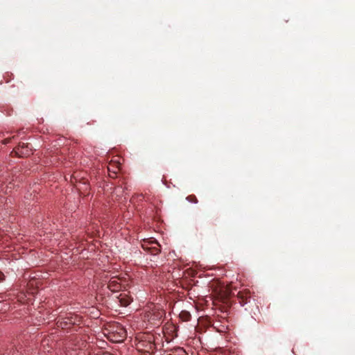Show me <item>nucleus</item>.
Segmentation results:
<instances>
[{"label": "nucleus", "instance_id": "4468645a", "mask_svg": "<svg viewBox=\"0 0 355 355\" xmlns=\"http://www.w3.org/2000/svg\"><path fill=\"white\" fill-rule=\"evenodd\" d=\"M19 353V350L18 349H15V350H12V351H10L9 353H8V355L10 354H11L12 355H16V354Z\"/></svg>", "mask_w": 355, "mask_h": 355}, {"label": "nucleus", "instance_id": "2eb2a0df", "mask_svg": "<svg viewBox=\"0 0 355 355\" xmlns=\"http://www.w3.org/2000/svg\"><path fill=\"white\" fill-rule=\"evenodd\" d=\"M10 140H11V138H6L3 141V144H7L10 141Z\"/></svg>", "mask_w": 355, "mask_h": 355}, {"label": "nucleus", "instance_id": "0eeeda50", "mask_svg": "<svg viewBox=\"0 0 355 355\" xmlns=\"http://www.w3.org/2000/svg\"><path fill=\"white\" fill-rule=\"evenodd\" d=\"M119 301L121 306H127L132 301L131 298L127 296L125 294H120L118 297Z\"/></svg>", "mask_w": 355, "mask_h": 355}, {"label": "nucleus", "instance_id": "f8f14e48", "mask_svg": "<svg viewBox=\"0 0 355 355\" xmlns=\"http://www.w3.org/2000/svg\"><path fill=\"white\" fill-rule=\"evenodd\" d=\"M119 331H120L118 333V337H119L118 338H119V340H118L117 341H119V340H123V338H124V337H125V330H124L123 329L121 328V329H119Z\"/></svg>", "mask_w": 355, "mask_h": 355}, {"label": "nucleus", "instance_id": "6e6552de", "mask_svg": "<svg viewBox=\"0 0 355 355\" xmlns=\"http://www.w3.org/2000/svg\"><path fill=\"white\" fill-rule=\"evenodd\" d=\"M180 318L183 321H189L190 320L191 315L189 311H182L180 313Z\"/></svg>", "mask_w": 355, "mask_h": 355}, {"label": "nucleus", "instance_id": "39448f33", "mask_svg": "<svg viewBox=\"0 0 355 355\" xmlns=\"http://www.w3.org/2000/svg\"><path fill=\"white\" fill-rule=\"evenodd\" d=\"M108 288L112 292H117L121 290V284L117 277H112L108 282Z\"/></svg>", "mask_w": 355, "mask_h": 355}, {"label": "nucleus", "instance_id": "423d86ee", "mask_svg": "<svg viewBox=\"0 0 355 355\" xmlns=\"http://www.w3.org/2000/svg\"><path fill=\"white\" fill-rule=\"evenodd\" d=\"M238 298L239 299V303L241 306H244L249 302V299L250 297L249 291H240L239 292Z\"/></svg>", "mask_w": 355, "mask_h": 355}, {"label": "nucleus", "instance_id": "9b49d317", "mask_svg": "<svg viewBox=\"0 0 355 355\" xmlns=\"http://www.w3.org/2000/svg\"><path fill=\"white\" fill-rule=\"evenodd\" d=\"M187 200L189 202H192V203H197L198 202V199L196 197V196H194V195H190V196H187Z\"/></svg>", "mask_w": 355, "mask_h": 355}, {"label": "nucleus", "instance_id": "ddd939ff", "mask_svg": "<svg viewBox=\"0 0 355 355\" xmlns=\"http://www.w3.org/2000/svg\"><path fill=\"white\" fill-rule=\"evenodd\" d=\"M150 252L153 254H157L159 252V250L157 248H153V249H151Z\"/></svg>", "mask_w": 355, "mask_h": 355}, {"label": "nucleus", "instance_id": "f257e3e1", "mask_svg": "<svg viewBox=\"0 0 355 355\" xmlns=\"http://www.w3.org/2000/svg\"><path fill=\"white\" fill-rule=\"evenodd\" d=\"M80 322V318L77 315L69 313L65 318H60L57 322V324L62 329H68L73 327L75 325L79 324Z\"/></svg>", "mask_w": 355, "mask_h": 355}, {"label": "nucleus", "instance_id": "dca6fc26", "mask_svg": "<svg viewBox=\"0 0 355 355\" xmlns=\"http://www.w3.org/2000/svg\"><path fill=\"white\" fill-rule=\"evenodd\" d=\"M5 279V275H3V273H2L1 271H0V282H2Z\"/></svg>", "mask_w": 355, "mask_h": 355}, {"label": "nucleus", "instance_id": "f03ea898", "mask_svg": "<svg viewBox=\"0 0 355 355\" xmlns=\"http://www.w3.org/2000/svg\"><path fill=\"white\" fill-rule=\"evenodd\" d=\"M121 158L120 157L115 156L110 162L107 169L108 175L111 178H115L117 177V174L121 170Z\"/></svg>", "mask_w": 355, "mask_h": 355}, {"label": "nucleus", "instance_id": "20e7f679", "mask_svg": "<svg viewBox=\"0 0 355 355\" xmlns=\"http://www.w3.org/2000/svg\"><path fill=\"white\" fill-rule=\"evenodd\" d=\"M12 153L19 157H28L33 153L32 145L28 143H20Z\"/></svg>", "mask_w": 355, "mask_h": 355}, {"label": "nucleus", "instance_id": "9d476101", "mask_svg": "<svg viewBox=\"0 0 355 355\" xmlns=\"http://www.w3.org/2000/svg\"><path fill=\"white\" fill-rule=\"evenodd\" d=\"M168 355H187L185 350L183 348H177L173 352V354Z\"/></svg>", "mask_w": 355, "mask_h": 355}, {"label": "nucleus", "instance_id": "7ed1b4c3", "mask_svg": "<svg viewBox=\"0 0 355 355\" xmlns=\"http://www.w3.org/2000/svg\"><path fill=\"white\" fill-rule=\"evenodd\" d=\"M164 315V310L159 308H153L147 313L148 321L153 324H158Z\"/></svg>", "mask_w": 355, "mask_h": 355}, {"label": "nucleus", "instance_id": "f3484780", "mask_svg": "<svg viewBox=\"0 0 355 355\" xmlns=\"http://www.w3.org/2000/svg\"><path fill=\"white\" fill-rule=\"evenodd\" d=\"M48 342H49V339H45V340H42V344L44 347L46 344L48 345Z\"/></svg>", "mask_w": 355, "mask_h": 355}, {"label": "nucleus", "instance_id": "1a4fd4ad", "mask_svg": "<svg viewBox=\"0 0 355 355\" xmlns=\"http://www.w3.org/2000/svg\"><path fill=\"white\" fill-rule=\"evenodd\" d=\"M68 355H85V352L82 349L78 348H73L71 351L67 350Z\"/></svg>", "mask_w": 355, "mask_h": 355}]
</instances>
